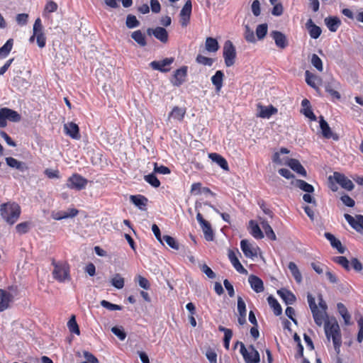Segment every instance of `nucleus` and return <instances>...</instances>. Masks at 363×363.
I'll return each mask as SVG.
<instances>
[{
    "label": "nucleus",
    "instance_id": "obj_1",
    "mask_svg": "<svg viewBox=\"0 0 363 363\" xmlns=\"http://www.w3.org/2000/svg\"><path fill=\"white\" fill-rule=\"evenodd\" d=\"M21 207L16 203H5L0 206L2 218L9 225H13L21 215Z\"/></svg>",
    "mask_w": 363,
    "mask_h": 363
},
{
    "label": "nucleus",
    "instance_id": "obj_2",
    "mask_svg": "<svg viewBox=\"0 0 363 363\" xmlns=\"http://www.w3.org/2000/svg\"><path fill=\"white\" fill-rule=\"evenodd\" d=\"M324 328L327 339L328 340L330 338L333 339L335 350L337 354H339L342 345V337L338 323L335 320L332 322L328 320L325 321Z\"/></svg>",
    "mask_w": 363,
    "mask_h": 363
},
{
    "label": "nucleus",
    "instance_id": "obj_3",
    "mask_svg": "<svg viewBox=\"0 0 363 363\" xmlns=\"http://www.w3.org/2000/svg\"><path fill=\"white\" fill-rule=\"evenodd\" d=\"M52 265L54 267L52 274L55 280L61 283L70 281V267L67 262L52 261Z\"/></svg>",
    "mask_w": 363,
    "mask_h": 363
},
{
    "label": "nucleus",
    "instance_id": "obj_4",
    "mask_svg": "<svg viewBox=\"0 0 363 363\" xmlns=\"http://www.w3.org/2000/svg\"><path fill=\"white\" fill-rule=\"evenodd\" d=\"M240 352L245 363H259L260 362L259 353L253 345H251L246 348L244 343L240 342Z\"/></svg>",
    "mask_w": 363,
    "mask_h": 363
},
{
    "label": "nucleus",
    "instance_id": "obj_5",
    "mask_svg": "<svg viewBox=\"0 0 363 363\" xmlns=\"http://www.w3.org/2000/svg\"><path fill=\"white\" fill-rule=\"evenodd\" d=\"M21 119V116L17 111L9 108H0V128L7 125L6 120L11 122H19Z\"/></svg>",
    "mask_w": 363,
    "mask_h": 363
},
{
    "label": "nucleus",
    "instance_id": "obj_6",
    "mask_svg": "<svg viewBox=\"0 0 363 363\" xmlns=\"http://www.w3.org/2000/svg\"><path fill=\"white\" fill-rule=\"evenodd\" d=\"M223 55L226 67H230L235 62L236 50L230 40L225 42L223 50Z\"/></svg>",
    "mask_w": 363,
    "mask_h": 363
},
{
    "label": "nucleus",
    "instance_id": "obj_7",
    "mask_svg": "<svg viewBox=\"0 0 363 363\" xmlns=\"http://www.w3.org/2000/svg\"><path fill=\"white\" fill-rule=\"evenodd\" d=\"M87 180L78 174H74L67 181V188L76 190H82L86 187Z\"/></svg>",
    "mask_w": 363,
    "mask_h": 363
},
{
    "label": "nucleus",
    "instance_id": "obj_8",
    "mask_svg": "<svg viewBox=\"0 0 363 363\" xmlns=\"http://www.w3.org/2000/svg\"><path fill=\"white\" fill-rule=\"evenodd\" d=\"M240 247L246 257L251 259L257 257L259 247L250 243L248 240H242L240 242Z\"/></svg>",
    "mask_w": 363,
    "mask_h": 363
},
{
    "label": "nucleus",
    "instance_id": "obj_9",
    "mask_svg": "<svg viewBox=\"0 0 363 363\" xmlns=\"http://www.w3.org/2000/svg\"><path fill=\"white\" fill-rule=\"evenodd\" d=\"M257 117L262 118H269L272 115L276 114L278 111L277 108L272 105L265 106L259 103L257 105Z\"/></svg>",
    "mask_w": 363,
    "mask_h": 363
},
{
    "label": "nucleus",
    "instance_id": "obj_10",
    "mask_svg": "<svg viewBox=\"0 0 363 363\" xmlns=\"http://www.w3.org/2000/svg\"><path fill=\"white\" fill-rule=\"evenodd\" d=\"M147 33L149 35H154L157 40L163 43L168 41V33L167 30L162 27H156L155 28H147Z\"/></svg>",
    "mask_w": 363,
    "mask_h": 363
},
{
    "label": "nucleus",
    "instance_id": "obj_11",
    "mask_svg": "<svg viewBox=\"0 0 363 363\" xmlns=\"http://www.w3.org/2000/svg\"><path fill=\"white\" fill-rule=\"evenodd\" d=\"M345 220L348 222L350 226L357 232L363 230V216L356 215L355 218L351 215L345 213L344 215Z\"/></svg>",
    "mask_w": 363,
    "mask_h": 363
},
{
    "label": "nucleus",
    "instance_id": "obj_12",
    "mask_svg": "<svg viewBox=\"0 0 363 363\" xmlns=\"http://www.w3.org/2000/svg\"><path fill=\"white\" fill-rule=\"evenodd\" d=\"M333 177L335 182L339 184L343 189L347 191H352L354 189V186L352 182L345 174L339 172H334Z\"/></svg>",
    "mask_w": 363,
    "mask_h": 363
},
{
    "label": "nucleus",
    "instance_id": "obj_13",
    "mask_svg": "<svg viewBox=\"0 0 363 363\" xmlns=\"http://www.w3.org/2000/svg\"><path fill=\"white\" fill-rule=\"evenodd\" d=\"M270 35L274 40L277 48L283 50L288 46L289 42L287 38L283 33L278 30H273L271 32Z\"/></svg>",
    "mask_w": 363,
    "mask_h": 363
},
{
    "label": "nucleus",
    "instance_id": "obj_14",
    "mask_svg": "<svg viewBox=\"0 0 363 363\" xmlns=\"http://www.w3.org/2000/svg\"><path fill=\"white\" fill-rule=\"evenodd\" d=\"M319 123L323 136L324 138L327 139L333 138L335 141L339 140L338 135L336 133H333L328 123L325 121L323 116H320Z\"/></svg>",
    "mask_w": 363,
    "mask_h": 363
},
{
    "label": "nucleus",
    "instance_id": "obj_15",
    "mask_svg": "<svg viewBox=\"0 0 363 363\" xmlns=\"http://www.w3.org/2000/svg\"><path fill=\"white\" fill-rule=\"evenodd\" d=\"M65 133L73 139L79 140L81 138L78 125L73 122H69L64 125Z\"/></svg>",
    "mask_w": 363,
    "mask_h": 363
},
{
    "label": "nucleus",
    "instance_id": "obj_16",
    "mask_svg": "<svg viewBox=\"0 0 363 363\" xmlns=\"http://www.w3.org/2000/svg\"><path fill=\"white\" fill-rule=\"evenodd\" d=\"M187 74V67L186 66H183L181 68L177 69L174 72L173 79L172 80V83L174 86H179L182 84L186 77Z\"/></svg>",
    "mask_w": 363,
    "mask_h": 363
},
{
    "label": "nucleus",
    "instance_id": "obj_17",
    "mask_svg": "<svg viewBox=\"0 0 363 363\" xmlns=\"http://www.w3.org/2000/svg\"><path fill=\"white\" fill-rule=\"evenodd\" d=\"M174 62V58H165L161 61H152L150 63V66L153 69L160 70L163 72H168L169 69L167 68V66L170 65Z\"/></svg>",
    "mask_w": 363,
    "mask_h": 363
},
{
    "label": "nucleus",
    "instance_id": "obj_18",
    "mask_svg": "<svg viewBox=\"0 0 363 363\" xmlns=\"http://www.w3.org/2000/svg\"><path fill=\"white\" fill-rule=\"evenodd\" d=\"M248 282L253 291L256 293H261L264 291V283L262 280L255 275H250L248 277Z\"/></svg>",
    "mask_w": 363,
    "mask_h": 363
},
{
    "label": "nucleus",
    "instance_id": "obj_19",
    "mask_svg": "<svg viewBox=\"0 0 363 363\" xmlns=\"http://www.w3.org/2000/svg\"><path fill=\"white\" fill-rule=\"evenodd\" d=\"M6 164L11 168L16 169L21 172H24L28 169V167L26 162L18 161L16 159L9 157L5 159Z\"/></svg>",
    "mask_w": 363,
    "mask_h": 363
},
{
    "label": "nucleus",
    "instance_id": "obj_20",
    "mask_svg": "<svg viewBox=\"0 0 363 363\" xmlns=\"http://www.w3.org/2000/svg\"><path fill=\"white\" fill-rule=\"evenodd\" d=\"M285 164L300 175L304 177L307 176L306 169L298 160L293 158L288 159L287 162Z\"/></svg>",
    "mask_w": 363,
    "mask_h": 363
},
{
    "label": "nucleus",
    "instance_id": "obj_21",
    "mask_svg": "<svg viewBox=\"0 0 363 363\" xmlns=\"http://www.w3.org/2000/svg\"><path fill=\"white\" fill-rule=\"evenodd\" d=\"M306 28H307L311 38L317 39L321 34V28L316 26L312 19H308L306 23Z\"/></svg>",
    "mask_w": 363,
    "mask_h": 363
},
{
    "label": "nucleus",
    "instance_id": "obj_22",
    "mask_svg": "<svg viewBox=\"0 0 363 363\" xmlns=\"http://www.w3.org/2000/svg\"><path fill=\"white\" fill-rule=\"evenodd\" d=\"M12 295L5 290L0 289V312L5 311L9 306Z\"/></svg>",
    "mask_w": 363,
    "mask_h": 363
},
{
    "label": "nucleus",
    "instance_id": "obj_23",
    "mask_svg": "<svg viewBox=\"0 0 363 363\" xmlns=\"http://www.w3.org/2000/svg\"><path fill=\"white\" fill-rule=\"evenodd\" d=\"M228 258L234 267V268L240 274H246L247 273V269H245L241 263L240 262L239 259L236 257V255L233 250H229L228 252Z\"/></svg>",
    "mask_w": 363,
    "mask_h": 363
},
{
    "label": "nucleus",
    "instance_id": "obj_24",
    "mask_svg": "<svg viewBox=\"0 0 363 363\" xmlns=\"http://www.w3.org/2000/svg\"><path fill=\"white\" fill-rule=\"evenodd\" d=\"M325 238L330 241L331 246L333 248H335L339 253H344L345 251V247L342 246L341 242L337 240L333 234L330 233H325Z\"/></svg>",
    "mask_w": 363,
    "mask_h": 363
},
{
    "label": "nucleus",
    "instance_id": "obj_25",
    "mask_svg": "<svg viewBox=\"0 0 363 363\" xmlns=\"http://www.w3.org/2000/svg\"><path fill=\"white\" fill-rule=\"evenodd\" d=\"M130 201L139 209L144 211L146 209L147 199L143 195H131Z\"/></svg>",
    "mask_w": 363,
    "mask_h": 363
},
{
    "label": "nucleus",
    "instance_id": "obj_26",
    "mask_svg": "<svg viewBox=\"0 0 363 363\" xmlns=\"http://www.w3.org/2000/svg\"><path fill=\"white\" fill-rule=\"evenodd\" d=\"M302 109L301 112L311 121H315L316 116L313 113L310 101L307 99H304L301 101Z\"/></svg>",
    "mask_w": 363,
    "mask_h": 363
},
{
    "label": "nucleus",
    "instance_id": "obj_27",
    "mask_svg": "<svg viewBox=\"0 0 363 363\" xmlns=\"http://www.w3.org/2000/svg\"><path fill=\"white\" fill-rule=\"evenodd\" d=\"M312 312L314 321L316 325L321 326L323 323H325L326 318L328 317L326 311L320 310L318 308Z\"/></svg>",
    "mask_w": 363,
    "mask_h": 363
},
{
    "label": "nucleus",
    "instance_id": "obj_28",
    "mask_svg": "<svg viewBox=\"0 0 363 363\" xmlns=\"http://www.w3.org/2000/svg\"><path fill=\"white\" fill-rule=\"evenodd\" d=\"M186 114V108L179 106H174L172 111L169 113L168 120L173 118L174 120L182 121Z\"/></svg>",
    "mask_w": 363,
    "mask_h": 363
},
{
    "label": "nucleus",
    "instance_id": "obj_29",
    "mask_svg": "<svg viewBox=\"0 0 363 363\" xmlns=\"http://www.w3.org/2000/svg\"><path fill=\"white\" fill-rule=\"evenodd\" d=\"M277 293L287 305L293 304L296 301V296L287 289H281Z\"/></svg>",
    "mask_w": 363,
    "mask_h": 363
},
{
    "label": "nucleus",
    "instance_id": "obj_30",
    "mask_svg": "<svg viewBox=\"0 0 363 363\" xmlns=\"http://www.w3.org/2000/svg\"><path fill=\"white\" fill-rule=\"evenodd\" d=\"M209 158L214 162L217 163L223 170L229 169L226 160L218 153H210Z\"/></svg>",
    "mask_w": 363,
    "mask_h": 363
},
{
    "label": "nucleus",
    "instance_id": "obj_31",
    "mask_svg": "<svg viewBox=\"0 0 363 363\" xmlns=\"http://www.w3.org/2000/svg\"><path fill=\"white\" fill-rule=\"evenodd\" d=\"M224 74L222 71L218 70L211 77V82L215 86L217 91H220L223 86Z\"/></svg>",
    "mask_w": 363,
    "mask_h": 363
},
{
    "label": "nucleus",
    "instance_id": "obj_32",
    "mask_svg": "<svg viewBox=\"0 0 363 363\" xmlns=\"http://www.w3.org/2000/svg\"><path fill=\"white\" fill-rule=\"evenodd\" d=\"M291 184L299 188L306 193H313L314 191V187L302 179H296L291 182Z\"/></svg>",
    "mask_w": 363,
    "mask_h": 363
},
{
    "label": "nucleus",
    "instance_id": "obj_33",
    "mask_svg": "<svg viewBox=\"0 0 363 363\" xmlns=\"http://www.w3.org/2000/svg\"><path fill=\"white\" fill-rule=\"evenodd\" d=\"M325 23L328 28L331 32H335L341 24L340 20L337 17H328L325 18Z\"/></svg>",
    "mask_w": 363,
    "mask_h": 363
},
{
    "label": "nucleus",
    "instance_id": "obj_34",
    "mask_svg": "<svg viewBox=\"0 0 363 363\" xmlns=\"http://www.w3.org/2000/svg\"><path fill=\"white\" fill-rule=\"evenodd\" d=\"M205 48L210 52H216L219 49V45L216 39L208 37L205 42Z\"/></svg>",
    "mask_w": 363,
    "mask_h": 363
},
{
    "label": "nucleus",
    "instance_id": "obj_35",
    "mask_svg": "<svg viewBox=\"0 0 363 363\" xmlns=\"http://www.w3.org/2000/svg\"><path fill=\"white\" fill-rule=\"evenodd\" d=\"M131 38L140 46L145 47L147 45L145 35L140 30H135L131 33Z\"/></svg>",
    "mask_w": 363,
    "mask_h": 363
},
{
    "label": "nucleus",
    "instance_id": "obj_36",
    "mask_svg": "<svg viewBox=\"0 0 363 363\" xmlns=\"http://www.w3.org/2000/svg\"><path fill=\"white\" fill-rule=\"evenodd\" d=\"M118 1H121L125 8L130 7L133 4V0H104L106 6L112 9H116L119 6Z\"/></svg>",
    "mask_w": 363,
    "mask_h": 363
},
{
    "label": "nucleus",
    "instance_id": "obj_37",
    "mask_svg": "<svg viewBox=\"0 0 363 363\" xmlns=\"http://www.w3.org/2000/svg\"><path fill=\"white\" fill-rule=\"evenodd\" d=\"M337 308L339 313L341 315V316L344 319L345 323L346 325L350 324L351 315L348 313L347 309L345 307V306L342 303H338L337 304Z\"/></svg>",
    "mask_w": 363,
    "mask_h": 363
},
{
    "label": "nucleus",
    "instance_id": "obj_38",
    "mask_svg": "<svg viewBox=\"0 0 363 363\" xmlns=\"http://www.w3.org/2000/svg\"><path fill=\"white\" fill-rule=\"evenodd\" d=\"M267 301L270 307L273 309L275 315H279L282 313V309L277 300L272 296L267 298Z\"/></svg>",
    "mask_w": 363,
    "mask_h": 363
},
{
    "label": "nucleus",
    "instance_id": "obj_39",
    "mask_svg": "<svg viewBox=\"0 0 363 363\" xmlns=\"http://www.w3.org/2000/svg\"><path fill=\"white\" fill-rule=\"evenodd\" d=\"M13 45V40L9 39L6 43L0 48V58H5L10 53Z\"/></svg>",
    "mask_w": 363,
    "mask_h": 363
},
{
    "label": "nucleus",
    "instance_id": "obj_40",
    "mask_svg": "<svg viewBox=\"0 0 363 363\" xmlns=\"http://www.w3.org/2000/svg\"><path fill=\"white\" fill-rule=\"evenodd\" d=\"M288 267L296 282L300 284L302 281V276L297 265L294 262H290Z\"/></svg>",
    "mask_w": 363,
    "mask_h": 363
},
{
    "label": "nucleus",
    "instance_id": "obj_41",
    "mask_svg": "<svg viewBox=\"0 0 363 363\" xmlns=\"http://www.w3.org/2000/svg\"><path fill=\"white\" fill-rule=\"evenodd\" d=\"M250 225L251 228L250 233L255 238L261 239L264 237L263 233L261 230L260 228L253 220L250 221Z\"/></svg>",
    "mask_w": 363,
    "mask_h": 363
},
{
    "label": "nucleus",
    "instance_id": "obj_42",
    "mask_svg": "<svg viewBox=\"0 0 363 363\" xmlns=\"http://www.w3.org/2000/svg\"><path fill=\"white\" fill-rule=\"evenodd\" d=\"M201 228L203 232L204 238L208 241H211L213 240V232L211 228V224L207 221L202 225Z\"/></svg>",
    "mask_w": 363,
    "mask_h": 363
},
{
    "label": "nucleus",
    "instance_id": "obj_43",
    "mask_svg": "<svg viewBox=\"0 0 363 363\" xmlns=\"http://www.w3.org/2000/svg\"><path fill=\"white\" fill-rule=\"evenodd\" d=\"M124 279L120 274H116L111 279V284L113 286L118 289H121L124 286Z\"/></svg>",
    "mask_w": 363,
    "mask_h": 363
},
{
    "label": "nucleus",
    "instance_id": "obj_44",
    "mask_svg": "<svg viewBox=\"0 0 363 363\" xmlns=\"http://www.w3.org/2000/svg\"><path fill=\"white\" fill-rule=\"evenodd\" d=\"M262 227L264 229L265 234L268 238H269L272 240H275L277 239L276 235L272 230L270 225L268 223L267 221H262Z\"/></svg>",
    "mask_w": 363,
    "mask_h": 363
},
{
    "label": "nucleus",
    "instance_id": "obj_45",
    "mask_svg": "<svg viewBox=\"0 0 363 363\" xmlns=\"http://www.w3.org/2000/svg\"><path fill=\"white\" fill-rule=\"evenodd\" d=\"M306 75V83L311 87L314 89H317L316 86V81H319L320 79L314 75L313 74L311 73L309 71H306L305 72Z\"/></svg>",
    "mask_w": 363,
    "mask_h": 363
},
{
    "label": "nucleus",
    "instance_id": "obj_46",
    "mask_svg": "<svg viewBox=\"0 0 363 363\" xmlns=\"http://www.w3.org/2000/svg\"><path fill=\"white\" fill-rule=\"evenodd\" d=\"M67 327L69 330V331L72 333L79 335L80 331L78 326V324L76 321L75 315H72L70 319L69 320L67 323Z\"/></svg>",
    "mask_w": 363,
    "mask_h": 363
},
{
    "label": "nucleus",
    "instance_id": "obj_47",
    "mask_svg": "<svg viewBox=\"0 0 363 363\" xmlns=\"http://www.w3.org/2000/svg\"><path fill=\"white\" fill-rule=\"evenodd\" d=\"M125 25L128 28H134L140 26V21L134 15L128 14L126 17Z\"/></svg>",
    "mask_w": 363,
    "mask_h": 363
},
{
    "label": "nucleus",
    "instance_id": "obj_48",
    "mask_svg": "<svg viewBox=\"0 0 363 363\" xmlns=\"http://www.w3.org/2000/svg\"><path fill=\"white\" fill-rule=\"evenodd\" d=\"M163 241H164L167 243V245H168L171 248H172L174 250H177L179 248V243L172 236L167 235H164L162 237V242ZM162 244L164 245L163 242Z\"/></svg>",
    "mask_w": 363,
    "mask_h": 363
},
{
    "label": "nucleus",
    "instance_id": "obj_49",
    "mask_svg": "<svg viewBox=\"0 0 363 363\" xmlns=\"http://www.w3.org/2000/svg\"><path fill=\"white\" fill-rule=\"evenodd\" d=\"M144 179L155 188H157L160 186V182L154 174L145 175Z\"/></svg>",
    "mask_w": 363,
    "mask_h": 363
},
{
    "label": "nucleus",
    "instance_id": "obj_50",
    "mask_svg": "<svg viewBox=\"0 0 363 363\" xmlns=\"http://www.w3.org/2000/svg\"><path fill=\"white\" fill-rule=\"evenodd\" d=\"M58 9V5L53 1H49L45 4L43 15L45 16L47 13L55 12Z\"/></svg>",
    "mask_w": 363,
    "mask_h": 363
},
{
    "label": "nucleus",
    "instance_id": "obj_51",
    "mask_svg": "<svg viewBox=\"0 0 363 363\" xmlns=\"http://www.w3.org/2000/svg\"><path fill=\"white\" fill-rule=\"evenodd\" d=\"M333 260L338 264L341 265L345 269H346L347 271L350 270V262L345 257H343V256L335 257H334Z\"/></svg>",
    "mask_w": 363,
    "mask_h": 363
},
{
    "label": "nucleus",
    "instance_id": "obj_52",
    "mask_svg": "<svg viewBox=\"0 0 363 363\" xmlns=\"http://www.w3.org/2000/svg\"><path fill=\"white\" fill-rule=\"evenodd\" d=\"M244 36L245 40L249 43H255L256 39L252 30L250 29L248 25L245 26V33Z\"/></svg>",
    "mask_w": 363,
    "mask_h": 363
},
{
    "label": "nucleus",
    "instance_id": "obj_53",
    "mask_svg": "<svg viewBox=\"0 0 363 363\" xmlns=\"http://www.w3.org/2000/svg\"><path fill=\"white\" fill-rule=\"evenodd\" d=\"M101 306L109 311H121L123 308L121 306L110 303L106 300L101 301Z\"/></svg>",
    "mask_w": 363,
    "mask_h": 363
},
{
    "label": "nucleus",
    "instance_id": "obj_54",
    "mask_svg": "<svg viewBox=\"0 0 363 363\" xmlns=\"http://www.w3.org/2000/svg\"><path fill=\"white\" fill-rule=\"evenodd\" d=\"M196 61L201 65L211 67L213 63V60L210 57H205L201 55H198Z\"/></svg>",
    "mask_w": 363,
    "mask_h": 363
},
{
    "label": "nucleus",
    "instance_id": "obj_55",
    "mask_svg": "<svg viewBox=\"0 0 363 363\" xmlns=\"http://www.w3.org/2000/svg\"><path fill=\"white\" fill-rule=\"evenodd\" d=\"M267 33V25L266 23L260 24L257 27L256 35L257 38L261 40L264 38Z\"/></svg>",
    "mask_w": 363,
    "mask_h": 363
},
{
    "label": "nucleus",
    "instance_id": "obj_56",
    "mask_svg": "<svg viewBox=\"0 0 363 363\" xmlns=\"http://www.w3.org/2000/svg\"><path fill=\"white\" fill-rule=\"evenodd\" d=\"M325 88V91L328 92L333 98L335 99H340V94L333 89V85L331 83L327 84Z\"/></svg>",
    "mask_w": 363,
    "mask_h": 363
},
{
    "label": "nucleus",
    "instance_id": "obj_57",
    "mask_svg": "<svg viewBox=\"0 0 363 363\" xmlns=\"http://www.w3.org/2000/svg\"><path fill=\"white\" fill-rule=\"evenodd\" d=\"M192 5L191 1H187L180 11V16H191Z\"/></svg>",
    "mask_w": 363,
    "mask_h": 363
},
{
    "label": "nucleus",
    "instance_id": "obj_58",
    "mask_svg": "<svg viewBox=\"0 0 363 363\" xmlns=\"http://www.w3.org/2000/svg\"><path fill=\"white\" fill-rule=\"evenodd\" d=\"M311 64L320 72L323 71V62L321 59L315 54L311 57Z\"/></svg>",
    "mask_w": 363,
    "mask_h": 363
},
{
    "label": "nucleus",
    "instance_id": "obj_59",
    "mask_svg": "<svg viewBox=\"0 0 363 363\" xmlns=\"http://www.w3.org/2000/svg\"><path fill=\"white\" fill-rule=\"evenodd\" d=\"M111 332L116 335L121 340H124L126 337V333L122 327L114 326L111 328Z\"/></svg>",
    "mask_w": 363,
    "mask_h": 363
},
{
    "label": "nucleus",
    "instance_id": "obj_60",
    "mask_svg": "<svg viewBox=\"0 0 363 363\" xmlns=\"http://www.w3.org/2000/svg\"><path fill=\"white\" fill-rule=\"evenodd\" d=\"M28 20V14L27 13H19L16 17L17 23L21 26H25L27 24Z\"/></svg>",
    "mask_w": 363,
    "mask_h": 363
},
{
    "label": "nucleus",
    "instance_id": "obj_61",
    "mask_svg": "<svg viewBox=\"0 0 363 363\" xmlns=\"http://www.w3.org/2000/svg\"><path fill=\"white\" fill-rule=\"evenodd\" d=\"M201 270L203 272L209 279L216 278V274L213 270L206 264L201 265Z\"/></svg>",
    "mask_w": 363,
    "mask_h": 363
},
{
    "label": "nucleus",
    "instance_id": "obj_62",
    "mask_svg": "<svg viewBox=\"0 0 363 363\" xmlns=\"http://www.w3.org/2000/svg\"><path fill=\"white\" fill-rule=\"evenodd\" d=\"M16 230L19 234L26 233L29 230V223L28 222H23L16 226Z\"/></svg>",
    "mask_w": 363,
    "mask_h": 363
},
{
    "label": "nucleus",
    "instance_id": "obj_63",
    "mask_svg": "<svg viewBox=\"0 0 363 363\" xmlns=\"http://www.w3.org/2000/svg\"><path fill=\"white\" fill-rule=\"evenodd\" d=\"M238 311L239 315L247 313L245 303L240 296L238 298Z\"/></svg>",
    "mask_w": 363,
    "mask_h": 363
},
{
    "label": "nucleus",
    "instance_id": "obj_64",
    "mask_svg": "<svg viewBox=\"0 0 363 363\" xmlns=\"http://www.w3.org/2000/svg\"><path fill=\"white\" fill-rule=\"evenodd\" d=\"M342 202L348 207H353L355 204L354 199L347 194H344L340 197Z\"/></svg>",
    "mask_w": 363,
    "mask_h": 363
}]
</instances>
